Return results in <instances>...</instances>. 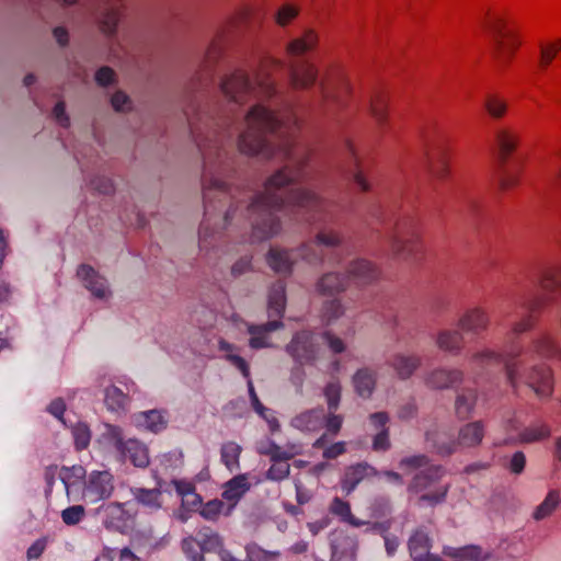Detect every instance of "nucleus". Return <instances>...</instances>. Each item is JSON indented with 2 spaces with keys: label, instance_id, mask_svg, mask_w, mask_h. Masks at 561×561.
<instances>
[{
  "label": "nucleus",
  "instance_id": "a18cd8bd",
  "mask_svg": "<svg viewBox=\"0 0 561 561\" xmlns=\"http://www.w3.org/2000/svg\"><path fill=\"white\" fill-rule=\"evenodd\" d=\"M561 50V37L551 43L539 44V65L548 67L556 58L557 54Z\"/></svg>",
  "mask_w": 561,
  "mask_h": 561
},
{
  "label": "nucleus",
  "instance_id": "f8f14e48",
  "mask_svg": "<svg viewBox=\"0 0 561 561\" xmlns=\"http://www.w3.org/2000/svg\"><path fill=\"white\" fill-rule=\"evenodd\" d=\"M526 385L538 397L548 398L553 392L552 371L547 366H534L524 374Z\"/></svg>",
  "mask_w": 561,
  "mask_h": 561
},
{
  "label": "nucleus",
  "instance_id": "58836bf2",
  "mask_svg": "<svg viewBox=\"0 0 561 561\" xmlns=\"http://www.w3.org/2000/svg\"><path fill=\"white\" fill-rule=\"evenodd\" d=\"M462 335L456 330H443L438 332L436 344L439 350L458 354L460 352L459 342Z\"/></svg>",
  "mask_w": 561,
  "mask_h": 561
},
{
  "label": "nucleus",
  "instance_id": "dca6fc26",
  "mask_svg": "<svg viewBox=\"0 0 561 561\" xmlns=\"http://www.w3.org/2000/svg\"><path fill=\"white\" fill-rule=\"evenodd\" d=\"M425 442L433 453L442 457H448L456 451L455 440L448 439L446 433L436 426L425 432Z\"/></svg>",
  "mask_w": 561,
  "mask_h": 561
},
{
  "label": "nucleus",
  "instance_id": "f704fd0d",
  "mask_svg": "<svg viewBox=\"0 0 561 561\" xmlns=\"http://www.w3.org/2000/svg\"><path fill=\"white\" fill-rule=\"evenodd\" d=\"M122 16V4L113 3L107 5L100 19V26L103 33L111 36L116 32L118 22Z\"/></svg>",
  "mask_w": 561,
  "mask_h": 561
},
{
  "label": "nucleus",
  "instance_id": "9b49d317",
  "mask_svg": "<svg viewBox=\"0 0 561 561\" xmlns=\"http://www.w3.org/2000/svg\"><path fill=\"white\" fill-rule=\"evenodd\" d=\"M348 284L353 282L357 287H366L378 279V268L366 259L350 261L345 266Z\"/></svg>",
  "mask_w": 561,
  "mask_h": 561
},
{
  "label": "nucleus",
  "instance_id": "8fccbe9b",
  "mask_svg": "<svg viewBox=\"0 0 561 561\" xmlns=\"http://www.w3.org/2000/svg\"><path fill=\"white\" fill-rule=\"evenodd\" d=\"M224 502L218 499L210 500L206 502L201 511L199 514L203 518L209 522H216L218 520L222 510H224Z\"/></svg>",
  "mask_w": 561,
  "mask_h": 561
},
{
  "label": "nucleus",
  "instance_id": "4be33fe9",
  "mask_svg": "<svg viewBox=\"0 0 561 561\" xmlns=\"http://www.w3.org/2000/svg\"><path fill=\"white\" fill-rule=\"evenodd\" d=\"M252 88L250 80L242 72H231L221 80L224 93L231 100L239 102L240 94Z\"/></svg>",
  "mask_w": 561,
  "mask_h": 561
},
{
  "label": "nucleus",
  "instance_id": "aec40b11",
  "mask_svg": "<svg viewBox=\"0 0 561 561\" xmlns=\"http://www.w3.org/2000/svg\"><path fill=\"white\" fill-rule=\"evenodd\" d=\"M484 436V426L482 422L476 421L463 425L458 433L456 449L460 448H476L478 447Z\"/></svg>",
  "mask_w": 561,
  "mask_h": 561
},
{
  "label": "nucleus",
  "instance_id": "13d9d810",
  "mask_svg": "<svg viewBox=\"0 0 561 561\" xmlns=\"http://www.w3.org/2000/svg\"><path fill=\"white\" fill-rule=\"evenodd\" d=\"M112 108L117 113H127L131 111V101L123 91H116L110 99Z\"/></svg>",
  "mask_w": 561,
  "mask_h": 561
},
{
  "label": "nucleus",
  "instance_id": "052dcab7",
  "mask_svg": "<svg viewBox=\"0 0 561 561\" xmlns=\"http://www.w3.org/2000/svg\"><path fill=\"white\" fill-rule=\"evenodd\" d=\"M62 474L60 476V480L64 483L67 493H69L70 480L76 478L81 480L85 477V469L82 466H71V467H62Z\"/></svg>",
  "mask_w": 561,
  "mask_h": 561
},
{
  "label": "nucleus",
  "instance_id": "ddd939ff",
  "mask_svg": "<svg viewBox=\"0 0 561 561\" xmlns=\"http://www.w3.org/2000/svg\"><path fill=\"white\" fill-rule=\"evenodd\" d=\"M444 474L445 469L443 466L432 465L414 474L408 485V492L419 494L427 491L434 483L439 481Z\"/></svg>",
  "mask_w": 561,
  "mask_h": 561
},
{
  "label": "nucleus",
  "instance_id": "473e14b6",
  "mask_svg": "<svg viewBox=\"0 0 561 561\" xmlns=\"http://www.w3.org/2000/svg\"><path fill=\"white\" fill-rule=\"evenodd\" d=\"M104 402L110 411L125 413L129 398L116 386H108L105 388Z\"/></svg>",
  "mask_w": 561,
  "mask_h": 561
},
{
  "label": "nucleus",
  "instance_id": "0eeeda50",
  "mask_svg": "<svg viewBox=\"0 0 561 561\" xmlns=\"http://www.w3.org/2000/svg\"><path fill=\"white\" fill-rule=\"evenodd\" d=\"M247 210L249 219L252 222V232L250 236L252 243L266 241L280 233L282 222L280 219L274 215L275 211H250L249 208Z\"/></svg>",
  "mask_w": 561,
  "mask_h": 561
},
{
  "label": "nucleus",
  "instance_id": "e433bc0d",
  "mask_svg": "<svg viewBox=\"0 0 561 561\" xmlns=\"http://www.w3.org/2000/svg\"><path fill=\"white\" fill-rule=\"evenodd\" d=\"M332 561H353L355 558V543L347 537L331 541Z\"/></svg>",
  "mask_w": 561,
  "mask_h": 561
},
{
  "label": "nucleus",
  "instance_id": "a878e982",
  "mask_svg": "<svg viewBox=\"0 0 561 561\" xmlns=\"http://www.w3.org/2000/svg\"><path fill=\"white\" fill-rule=\"evenodd\" d=\"M313 243L317 247L335 250L343 247L345 238L344 234L336 229L322 227L316 232Z\"/></svg>",
  "mask_w": 561,
  "mask_h": 561
},
{
  "label": "nucleus",
  "instance_id": "774afa93",
  "mask_svg": "<svg viewBox=\"0 0 561 561\" xmlns=\"http://www.w3.org/2000/svg\"><path fill=\"white\" fill-rule=\"evenodd\" d=\"M51 115L59 126L64 128H68L70 126V117L66 112V103L64 101H59L56 103V105L53 108Z\"/></svg>",
  "mask_w": 561,
  "mask_h": 561
},
{
  "label": "nucleus",
  "instance_id": "a19ab883",
  "mask_svg": "<svg viewBox=\"0 0 561 561\" xmlns=\"http://www.w3.org/2000/svg\"><path fill=\"white\" fill-rule=\"evenodd\" d=\"M102 437L106 443L113 445L119 455H122L127 446V440L124 439L123 430L119 426L108 423L104 424Z\"/></svg>",
  "mask_w": 561,
  "mask_h": 561
},
{
  "label": "nucleus",
  "instance_id": "f03ea898",
  "mask_svg": "<svg viewBox=\"0 0 561 561\" xmlns=\"http://www.w3.org/2000/svg\"><path fill=\"white\" fill-rule=\"evenodd\" d=\"M248 129L240 134L238 148L241 153L264 159H271L274 151L257 133L261 130H274L278 126V119L262 105L253 106L245 116Z\"/></svg>",
  "mask_w": 561,
  "mask_h": 561
},
{
  "label": "nucleus",
  "instance_id": "338daca9",
  "mask_svg": "<svg viewBox=\"0 0 561 561\" xmlns=\"http://www.w3.org/2000/svg\"><path fill=\"white\" fill-rule=\"evenodd\" d=\"M484 105L490 115L495 118L501 117L506 111V103L496 96H488Z\"/></svg>",
  "mask_w": 561,
  "mask_h": 561
},
{
  "label": "nucleus",
  "instance_id": "9d476101",
  "mask_svg": "<svg viewBox=\"0 0 561 561\" xmlns=\"http://www.w3.org/2000/svg\"><path fill=\"white\" fill-rule=\"evenodd\" d=\"M77 277L95 299L108 300L112 296L106 278L91 265L80 264L77 268Z\"/></svg>",
  "mask_w": 561,
  "mask_h": 561
},
{
  "label": "nucleus",
  "instance_id": "0e129e2a",
  "mask_svg": "<svg viewBox=\"0 0 561 561\" xmlns=\"http://www.w3.org/2000/svg\"><path fill=\"white\" fill-rule=\"evenodd\" d=\"M344 314V307L341 301L333 299L325 302L323 307V317L330 322Z\"/></svg>",
  "mask_w": 561,
  "mask_h": 561
},
{
  "label": "nucleus",
  "instance_id": "c756f323",
  "mask_svg": "<svg viewBox=\"0 0 561 561\" xmlns=\"http://www.w3.org/2000/svg\"><path fill=\"white\" fill-rule=\"evenodd\" d=\"M561 504V496L558 490H550L543 501L535 508L533 518L537 522L550 517Z\"/></svg>",
  "mask_w": 561,
  "mask_h": 561
},
{
  "label": "nucleus",
  "instance_id": "423d86ee",
  "mask_svg": "<svg viewBox=\"0 0 561 561\" xmlns=\"http://www.w3.org/2000/svg\"><path fill=\"white\" fill-rule=\"evenodd\" d=\"M293 178L286 169H279L266 179L264 191L254 196L249 205L250 211L271 213L280 210L284 206L283 197L275 191L291 183Z\"/></svg>",
  "mask_w": 561,
  "mask_h": 561
},
{
  "label": "nucleus",
  "instance_id": "4c0bfd02",
  "mask_svg": "<svg viewBox=\"0 0 561 561\" xmlns=\"http://www.w3.org/2000/svg\"><path fill=\"white\" fill-rule=\"evenodd\" d=\"M131 493L134 499L138 504L144 505L149 508H160L161 507V490L159 488L153 489H145V488H134L131 489Z\"/></svg>",
  "mask_w": 561,
  "mask_h": 561
},
{
  "label": "nucleus",
  "instance_id": "bf43d9fd",
  "mask_svg": "<svg viewBox=\"0 0 561 561\" xmlns=\"http://www.w3.org/2000/svg\"><path fill=\"white\" fill-rule=\"evenodd\" d=\"M84 507L82 505L69 506L61 512L62 522L68 526H73L80 523L84 516Z\"/></svg>",
  "mask_w": 561,
  "mask_h": 561
},
{
  "label": "nucleus",
  "instance_id": "6e6552de",
  "mask_svg": "<svg viewBox=\"0 0 561 561\" xmlns=\"http://www.w3.org/2000/svg\"><path fill=\"white\" fill-rule=\"evenodd\" d=\"M317 351L313 334L309 331L296 333L286 345V352L294 358L296 364L300 365L313 362Z\"/></svg>",
  "mask_w": 561,
  "mask_h": 561
},
{
  "label": "nucleus",
  "instance_id": "c03bdc74",
  "mask_svg": "<svg viewBox=\"0 0 561 561\" xmlns=\"http://www.w3.org/2000/svg\"><path fill=\"white\" fill-rule=\"evenodd\" d=\"M247 561H276L279 557L278 551H267L257 543L250 542L245 546Z\"/></svg>",
  "mask_w": 561,
  "mask_h": 561
},
{
  "label": "nucleus",
  "instance_id": "72a5a7b5",
  "mask_svg": "<svg viewBox=\"0 0 561 561\" xmlns=\"http://www.w3.org/2000/svg\"><path fill=\"white\" fill-rule=\"evenodd\" d=\"M299 260L313 267H320L324 263V254L316 244L300 243L295 250Z\"/></svg>",
  "mask_w": 561,
  "mask_h": 561
},
{
  "label": "nucleus",
  "instance_id": "7c9ffc66",
  "mask_svg": "<svg viewBox=\"0 0 561 561\" xmlns=\"http://www.w3.org/2000/svg\"><path fill=\"white\" fill-rule=\"evenodd\" d=\"M268 266L278 274H290L293 261L286 250L271 249L266 254Z\"/></svg>",
  "mask_w": 561,
  "mask_h": 561
},
{
  "label": "nucleus",
  "instance_id": "ea45409f",
  "mask_svg": "<svg viewBox=\"0 0 561 561\" xmlns=\"http://www.w3.org/2000/svg\"><path fill=\"white\" fill-rule=\"evenodd\" d=\"M242 448L240 445L228 442L220 448L221 461L230 470H237L240 467V454Z\"/></svg>",
  "mask_w": 561,
  "mask_h": 561
},
{
  "label": "nucleus",
  "instance_id": "a211bd4d",
  "mask_svg": "<svg viewBox=\"0 0 561 561\" xmlns=\"http://www.w3.org/2000/svg\"><path fill=\"white\" fill-rule=\"evenodd\" d=\"M376 474L377 470L367 462L350 466L345 469L344 477L341 480V486L350 494L365 477Z\"/></svg>",
  "mask_w": 561,
  "mask_h": 561
},
{
  "label": "nucleus",
  "instance_id": "2f4dec72",
  "mask_svg": "<svg viewBox=\"0 0 561 561\" xmlns=\"http://www.w3.org/2000/svg\"><path fill=\"white\" fill-rule=\"evenodd\" d=\"M432 548V540L426 531L416 529L408 540V549L412 561Z\"/></svg>",
  "mask_w": 561,
  "mask_h": 561
},
{
  "label": "nucleus",
  "instance_id": "cd10ccee",
  "mask_svg": "<svg viewBox=\"0 0 561 561\" xmlns=\"http://www.w3.org/2000/svg\"><path fill=\"white\" fill-rule=\"evenodd\" d=\"M198 547L201 548L204 556L216 554L218 557L217 560H220L228 552L225 549L224 540L219 534L209 529L202 534V540L198 541Z\"/></svg>",
  "mask_w": 561,
  "mask_h": 561
},
{
  "label": "nucleus",
  "instance_id": "bb28decb",
  "mask_svg": "<svg viewBox=\"0 0 561 561\" xmlns=\"http://www.w3.org/2000/svg\"><path fill=\"white\" fill-rule=\"evenodd\" d=\"M121 456L129 459L135 467L146 468L149 465L148 449L137 439H127V446Z\"/></svg>",
  "mask_w": 561,
  "mask_h": 561
},
{
  "label": "nucleus",
  "instance_id": "3c124183",
  "mask_svg": "<svg viewBox=\"0 0 561 561\" xmlns=\"http://www.w3.org/2000/svg\"><path fill=\"white\" fill-rule=\"evenodd\" d=\"M261 455L268 456L274 463L287 462L290 460V454H287L284 447L278 446L272 439H268V449H259Z\"/></svg>",
  "mask_w": 561,
  "mask_h": 561
},
{
  "label": "nucleus",
  "instance_id": "f257e3e1",
  "mask_svg": "<svg viewBox=\"0 0 561 561\" xmlns=\"http://www.w3.org/2000/svg\"><path fill=\"white\" fill-rule=\"evenodd\" d=\"M201 112V106L192 103L185 108L184 115L187 121L190 134L203 158L202 188L204 219L199 228V249L203 251L208 250L210 244L209 239L213 236L210 219L213 213L216 210L215 201L219 193L226 191V183L219 178L213 151L208 149L205 140L198 135L197 121Z\"/></svg>",
  "mask_w": 561,
  "mask_h": 561
},
{
  "label": "nucleus",
  "instance_id": "2eb2a0df",
  "mask_svg": "<svg viewBox=\"0 0 561 561\" xmlns=\"http://www.w3.org/2000/svg\"><path fill=\"white\" fill-rule=\"evenodd\" d=\"M489 324L488 313L480 308L467 310L458 320V327L465 332L472 335H480L486 330Z\"/></svg>",
  "mask_w": 561,
  "mask_h": 561
},
{
  "label": "nucleus",
  "instance_id": "1a4fd4ad",
  "mask_svg": "<svg viewBox=\"0 0 561 561\" xmlns=\"http://www.w3.org/2000/svg\"><path fill=\"white\" fill-rule=\"evenodd\" d=\"M113 478L107 471H94L90 474L89 481L83 490L85 502L95 504L108 499L113 491Z\"/></svg>",
  "mask_w": 561,
  "mask_h": 561
},
{
  "label": "nucleus",
  "instance_id": "09e8293b",
  "mask_svg": "<svg viewBox=\"0 0 561 561\" xmlns=\"http://www.w3.org/2000/svg\"><path fill=\"white\" fill-rule=\"evenodd\" d=\"M88 184L92 190L102 195H113L115 186L111 179L101 175H94L89 179Z\"/></svg>",
  "mask_w": 561,
  "mask_h": 561
},
{
  "label": "nucleus",
  "instance_id": "603ef678",
  "mask_svg": "<svg viewBox=\"0 0 561 561\" xmlns=\"http://www.w3.org/2000/svg\"><path fill=\"white\" fill-rule=\"evenodd\" d=\"M299 14V8L290 4L285 3L283 4L275 14V21L279 26H287L291 23L294 19H296Z\"/></svg>",
  "mask_w": 561,
  "mask_h": 561
},
{
  "label": "nucleus",
  "instance_id": "20e7f679",
  "mask_svg": "<svg viewBox=\"0 0 561 561\" xmlns=\"http://www.w3.org/2000/svg\"><path fill=\"white\" fill-rule=\"evenodd\" d=\"M483 26L490 34V51L499 66H507L522 44L517 33L506 27L505 20L496 14H489Z\"/></svg>",
  "mask_w": 561,
  "mask_h": 561
},
{
  "label": "nucleus",
  "instance_id": "69168bd1",
  "mask_svg": "<svg viewBox=\"0 0 561 561\" xmlns=\"http://www.w3.org/2000/svg\"><path fill=\"white\" fill-rule=\"evenodd\" d=\"M526 465V457L523 451H516L512 455V457L508 459L507 463L505 465V468L513 474H520Z\"/></svg>",
  "mask_w": 561,
  "mask_h": 561
},
{
  "label": "nucleus",
  "instance_id": "de8ad7c7",
  "mask_svg": "<svg viewBox=\"0 0 561 561\" xmlns=\"http://www.w3.org/2000/svg\"><path fill=\"white\" fill-rule=\"evenodd\" d=\"M550 436V430L546 425L533 426L525 428L520 435L519 439L522 443L530 444L535 442H539Z\"/></svg>",
  "mask_w": 561,
  "mask_h": 561
},
{
  "label": "nucleus",
  "instance_id": "5fc2aeb1",
  "mask_svg": "<svg viewBox=\"0 0 561 561\" xmlns=\"http://www.w3.org/2000/svg\"><path fill=\"white\" fill-rule=\"evenodd\" d=\"M72 435L76 448L78 450H82L88 447L91 438V433L87 424L77 423L72 428Z\"/></svg>",
  "mask_w": 561,
  "mask_h": 561
},
{
  "label": "nucleus",
  "instance_id": "4d7b16f0",
  "mask_svg": "<svg viewBox=\"0 0 561 561\" xmlns=\"http://www.w3.org/2000/svg\"><path fill=\"white\" fill-rule=\"evenodd\" d=\"M497 140L502 152V159H504L506 153L513 151L516 148L518 137L508 130L503 129L497 133Z\"/></svg>",
  "mask_w": 561,
  "mask_h": 561
},
{
  "label": "nucleus",
  "instance_id": "e2e57ef3",
  "mask_svg": "<svg viewBox=\"0 0 561 561\" xmlns=\"http://www.w3.org/2000/svg\"><path fill=\"white\" fill-rule=\"evenodd\" d=\"M290 466L288 462L274 463L266 471L265 477L272 481H282L289 476Z\"/></svg>",
  "mask_w": 561,
  "mask_h": 561
},
{
  "label": "nucleus",
  "instance_id": "c9c22d12",
  "mask_svg": "<svg viewBox=\"0 0 561 561\" xmlns=\"http://www.w3.org/2000/svg\"><path fill=\"white\" fill-rule=\"evenodd\" d=\"M450 484L445 483L438 485L433 492L424 491L419 493L416 504L420 507H435L437 505L444 504L447 499V494L449 492Z\"/></svg>",
  "mask_w": 561,
  "mask_h": 561
},
{
  "label": "nucleus",
  "instance_id": "37998d69",
  "mask_svg": "<svg viewBox=\"0 0 561 561\" xmlns=\"http://www.w3.org/2000/svg\"><path fill=\"white\" fill-rule=\"evenodd\" d=\"M141 416L144 417L145 427L152 433H159L167 427V420L160 410L145 411Z\"/></svg>",
  "mask_w": 561,
  "mask_h": 561
},
{
  "label": "nucleus",
  "instance_id": "39448f33",
  "mask_svg": "<svg viewBox=\"0 0 561 561\" xmlns=\"http://www.w3.org/2000/svg\"><path fill=\"white\" fill-rule=\"evenodd\" d=\"M249 10L240 7L218 22L213 31V37L205 49L197 56L199 66L215 67L225 56V48L233 30L249 16Z\"/></svg>",
  "mask_w": 561,
  "mask_h": 561
},
{
  "label": "nucleus",
  "instance_id": "c85d7f7f",
  "mask_svg": "<svg viewBox=\"0 0 561 561\" xmlns=\"http://www.w3.org/2000/svg\"><path fill=\"white\" fill-rule=\"evenodd\" d=\"M478 399L477 391L471 388L462 389L456 397L455 410L460 419H468L473 412Z\"/></svg>",
  "mask_w": 561,
  "mask_h": 561
},
{
  "label": "nucleus",
  "instance_id": "5701e85b",
  "mask_svg": "<svg viewBox=\"0 0 561 561\" xmlns=\"http://www.w3.org/2000/svg\"><path fill=\"white\" fill-rule=\"evenodd\" d=\"M323 419V408H314L296 415L291 420V426L302 432H313L321 426Z\"/></svg>",
  "mask_w": 561,
  "mask_h": 561
},
{
  "label": "nucleus",
  "instance_id": "864d4df0",
  "mask_svg": "<svg viewBox=\"0 0 561 561\" xmlns=\"http://www.w3.org/2000/svg\"><path fill=\"white\" fill-rule=\"evenodd\" d=\"M182 549L191 561H206L204 553L198 547V541L192 536L182 540ZM208 561H213L210 558Z\"/></svg>",
  "mask_w": 561,
  "mask_h": 561
},
{
  "label": "nucleus",
  "instance_id": "7ed1b4c3",
  "mask_svg": "<svg viewBox=\"0 0 561 561\" xmlns=\"http://www.w3.org/2000/svg\"><path fill=\"white\" fill-rule=\"evenodd\" d=\"M286 308V290L282 282L273 284L267 297L268 321L262 324H248V333L251 335L249 346L252 350L270 347L267 335L283 328L282 318Z\"/></svg>",
  "mask_w": 561,
  "mask_h": 561
},
{
  "label": "nucleus",
  "instance_id": "6e6d98bb",
  "mask_svg": "<svg viewBox=\"0 0 561 561\" xmlns=\"http://www.w3.org/2000/svg\"><path fill=\"white\" fill-rule=\"evenodd\" d=\"M431 459L425 454L412 455L400 460L399 466L410 470L426 469L430 467Z\"/></svg>",
  "mask_w": 561,
  "mask_h": 561
},
{
  "label": "nucleus",
  "instance_id": "79ce46f5",
  "mask_svg": "<svg viewBox=\"0 0 561 561\" xmlns=\"http://www.w3.org/2000/svg\"><path fill=\"white\" fill-rule=\"evenodd\" d=\"M419 365L420 359L417 357H409L403 355H397L392 362V366L401 379L409 378L419 367Z\"/></svg>",
  "mask_w": 561,
  "mask_h": 561
},
{
  "label": "nucleus",
  "instance_id": "b1692460",
  "mask_svg": "<svg viewBox=\"0 0 561 561\" xmlns=\"http://www.w3.org/2000/svg\"><path fill=\"white\" fill-rule=\"evenodd\" d=\"M249 489L250 483L247 481V477L244 474L236 476L225 483V490L221 494L222 499L232 502L226 515L230 514L236 503L243 496L247 491H249Z\"/></svg>",
  "mask_w": 561,
  "mask_h": 561
},
{
  "label": "nucleus",
  "instance_id": "49530a36",
  "mask_svg": "<svg viewBox=\"0 0 561 561\" xmlns=\"http://www.w3.org/2000/svg\"><path fill=\"white\" fill-rule=\"evenodd\" d=\"M342 386L339 380L330 381L323 388V396L327 399L329 411H335L341 401Z\"/></svg>",
  "mask_w": 561,
  "mask_h": 561
},
{
  "label": "nucleus",
  "instance_id": "6ab92c4d",
  "mask_svg": "<svg viewBox=\"0 0 561 561\" xmlns=\"http://www.w3.org/2000/svg\"><path fill=\"white\" fill-rule=\"evenodd\" d=\"M376 380V373L373 369L368 367L357 369L352 376L355 393L363 399H369L375 391Z\"/></svg>",
  "mask_w": 561,
  "mask_h": 561
},
{
  "label": "nucleus",
  "instance_id": "680f3d73",
  "mask_svg": "<svg viewBox=\"0 0 561 561\" xmlns=\"http://www.w3.org/2000/svg\"><path fill=\"white\" fill-rule=\"evenodd\" d=\"M493 557L492 552H483L480 546L470 545L463 547L462 561H485Z\"/></svg>",
  "mask_w": 561,
  "mask_h": 561
},
{
  "label": "nucleus",
  "instance_id": "f3484780",
  "mask_svg": "<svg viewBox=\"0 0 561 561\" xmlns=\"http://www.w3.org/2000/svg\"><path fill=\"white\" fill-rule=\"evenodd\" d=\"M347 276L344 273L330 272L324 274L316 284L317 291L321 295L334 296L343 293L348 287Z\"/></svg>",
  "mask_w": 561,
  "mask_h": 561
},
{
  "label": "nucleus",
  "instance_id": "393cba45",
  "mask_svg": "<svg viewBox=\"0 0 561 561\" xmlns=\"http://www.w3.org/2000/svg\"><path fill=\"white\" fill-rule=\"evenodd\" d=\"M321 202V197L317 192L310 188H296L290 192L289 204L305 210L316 208Z\"/></svg>",
  "mask_w": 561,
  "mask_h": 561
},
{
  "label": "nucleus",
  "instance_id": "4468645a",
  "mask_svg": "<svg viewBox=\"0 0 561 561\" xmlns=\"http://www.w3.org/2000/svg\"><path fill=\"white\" fill-rule=\"evenodd\" d=\"M319 44V34L313 28H306L302 34L287 44V54L293 58H301L316 50Z\"/></svg>",
  "mask_w": 561,
  "mask_h": 561
},
{
  "label": "nucleus",
  "instance_id": "412c9836",
  "mask_svg": "<svg viewBox=\"0 0 561 561\" xmlns=\"http://www.w3.org/2000/svg\"><path fill=\"white\" fill-rule=\"evenodd\" d=\"M462 380V373L457 369H435L425 377L426 385L436 390H443Z\"/></svg>",
  "mask_w": 561,
  "mask_h": 561
}]
</instances>
